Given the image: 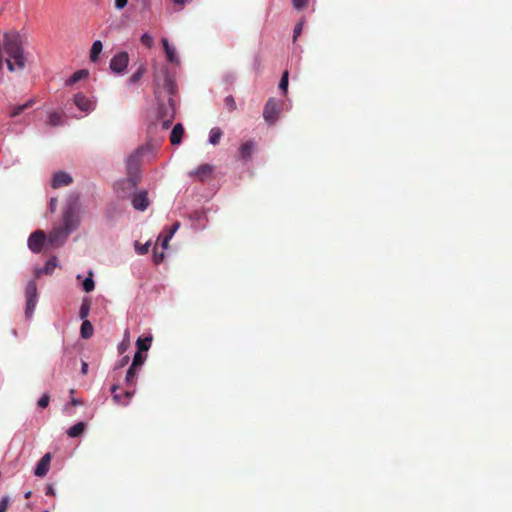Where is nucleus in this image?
<instances>
[{
  "instance_id": "obj_1",
  "label": "nucleus",
  "mask_w": 512,
  "mask_h": 512,
  "mask_svg": "<svg viewBox=\"0 0 512 512\" xmlns=\"http://www.w3.org/2000/svg\"><path fill=\"white\" fill-rule=\"evenodd\" d=\"M4 49L7 53V67L10 71L23 69L26 63L21 36L16 31L5 33Z\"/></svg>"
},
{
  "instance_id": "obj_2",
  "label": "nucleus",
  "mask_w": 512,
  "mask_h": 512,
  "mask_svg": "<svg viewBox=\"0 0 512 512\" xmlns=\"http://www.w3.org/2000/svg\"><path fill=\"white\" fill-rule=\"evenodd\" d=\"M164 89L168 93V103H160L159 96L158 100V119L161 121L162 129L167 130L175 117L176 114V102L174 95L176 93L175 82L167 76L164 80Z\"/></svg>"
},
{
  "instance_id": "obj_3",
  "label": "nucleus",
  "mask_w": 512,
  "mask_h": 512,
  "mask_svg": "<svg viewBox=\"0 0 512 512\" xmlns=\"http://www.w3.org/2000/svg\"><path fill=\"white\" fill-rule=\"evenodd\" d=\"M156 153V147L147 143L138 147L126 158V166L129 171L137 170L141 160H150Z\"/></svg>"
},
{
  "instance_id": "obj_4",
  "label": "nucleus",
  "mask_w": 512,
  "mask_h": 512,
  "mask_svg": "<svg viewBox=\"0 0 512 512\" xmlns=\"http://www.w3.org/2000/svg\"><path fill=\"white\" fill-rule=\"evenodd\" d=\"M25 296H26V308H25V316L27 319H31L33 317L37 302H38V294H37V285L34 280H30L25 288Z\"/></svg>"
},
{
  "instance_id": "obj_5",
  "label": "nucleus",
  "mask_w": 512,
  "mask_h": 512,
  "mask_svg": "<svg viewBox=\"0 0 512 512\" xmlns=\"http://www.w3.org/2000/svg\"><path fill=\"white\" fill-rule=\"evenodd\" d=\"M137 186L138 181L135 177H127L117 181L114 185V190L119 198L125 199L131 197L132 193L136 191Z\"/></svg>"
},
{
  "instance_id": "obj_6",
  "label": "nucleus",
  "mask_w": 512,
  "mask_h": 512,
  "mask_svg": "<svg viewBox=\"0 0 512 512\" xmlns=\"http://www.w3.org/2000/svg\"><path fill=\"white\" fill-rule=\"evenodd\" d=\"M128 65L129 54L126 51H120L111 58L109 68L113 74L122 76L126 73Z\"/></svg>"
},
{
  "instance_id": "obj_7",
  "label": "nucleus",
  "mask_w": 512,
  "mask_h": 512,
  "mask_svg": "<svg viewBox=\"0 0 512 512\" xmlns=\"http://www.w3.org/2000/svg\"><path fill=\"white\" fill-rule=\"evenodd\" d=\"M283 103L275 98H269L264 106L263 118L269 124H274L279 116Z\"/></svg>"
},
{
  "instance_id": "obj_8",
  "label": "nucleus",
  "mask_w": 512,
  "mask_h": 512,
  "mask_svg": "<svg viewBox=\"0 0 512 512\" xmlns=\"http://www.w3.org/2000/svg\"><path fill=\"white\" fill-rule=\"evenodd\" d=\"M79 226V217L76 213V205L68 203L63 213V227L70 233L76 230Z\"/></svg>"
},
{
  "instance_id": "obj_9",
  "label": "nucleus",
  "mask_w": 512,
  "mask_h": 512,
  "mask_svg": "<svg viewBox=\"0 0 512 512\" xmlns=\"http://www.w3.org/2000/svg\"><path fill=\"white\" fill-rule=\"evenodd\" d=\"M73 102L80 111L84 112L85 115L90 114L96 108V100L87 97L82 92L74 95Z\"/></svg>"
},
{
  "instance_id": "obj_10",
  "label": "nucleus",
  "mask_w": 512,
  "mask_h": 512,
  "mask_svg": "<svg viewBox=\"0 0 512 512\" xmlns=\"http://www.w3.org/2000/svg\"><path fill=\"white\" fill-rule=\"evenodd\" d=\"M70 234L63 226L53 228L48 235L47 242L54 247L61 246Z\"/></svg>"
},
{
  "instance_id": "obj_11",
  "label": "nucleus",
  "mask_w": 512,
  "mask_h": 512,
  "mask_svg": "<svg viewBox=\"0 0 512 512\" xmlns=\"http://www.w3.org/2000/svg\"><path fill=\"white\" fill-rule=\"evenodd\" d=\"M46 241L47 238L45 233L42 230H37L29 236L27 245L33 253L37 254L42 251Z\"/></svg>"
},
{
  "instance_id": "obj_12",
  "label": "nucleus",
  "mask_w": 512,
  "mask_h": 512,
  "mask_svg": "<svg viewBox=\"0 0 512 512\" xmlns=\"http://www.w3.org/2000/svg\"><path fill=\"white\" fill-rule=\"evenodd\" d=\"M130 198L133 208L137 211L143 212L150 205L148 193L146 190L135 191L134 193H132Z\"/></svg>"
},
{
  "instance_id": "obj_13",
  "label": "nucleus",
  "mask_w": 512,
  "mask_h": 512,
  "mask_svg": "<svg viewBox=\"0 0 512 512\" xmlns=\"http://www.w3.org/2000/svg\"><path fill=\"white\" fill-rule=\"evenodd\" d=\"M118 389V385L114 384L111 386L112 398L116 404L119 405H128L132 397L134 396V391H126L123 395L116 393Z\"/></svg>"
},
{
  "instance_id": "obj_14",
  "label": "nucleus",
  "mask_w": 512,
  "mask_h": 512,
  "mask_svg": "<svg viewBox=\"0 0 512 512\" xmlns=\"http://www.w3.org/2000/svg\"><path fill=\"white\" fill-rule=\"evenodd\" d=\"M51 461V455L49 453H46L41 457V459L37 462L36 467L34 469V474L37 477H44L49 470Z\"/></svg>"
},
{
  "instance_id": "obj_15",
  "label": "nucleus",
  "mask_w": 512,
  "mask_h": 512,
  "mask_svg": "<svg viewBox=\"0 0 512 512\" xmlns=\"http://www.w3.org/2000/svg\"><path fill=\"white\" fill-rule=\"evenodd\" d=\"M213 171V166L210 164H202L196 169L189 172L190 177H198L199 180L203 181L205 178L210 176Z\"/></svg>"
},
{
  "instance_id": "obj_16",
  "label": "nucleus",
  "mask_w": 512,
  "mask_h": 512,
  "mask_svg": "<svg viewBox=\"0 0 512 512\" xmlns=\"http://www.w3.org/2000/svg\"><path fill=\"white\" fill-rule=\"evenodd\" d=\"M72 182L70 174L60 171L54 174L51 185L53 188H59L61 186L69 185Z\"/></svg>"
},
{
  "instance_id": "obj_17",
  "label": "nucleus",
  "mask_w": 512,
  "mask_h": 512,
  "mask_svg": "<svg viewBox=\"0 0 512 512\" xmlns=\"http://www.w3.org/2000/svg\"><path fill=\"white\" fill-rule=\"evenodd\" d=\"M161 42H162L167 60L171 63H178L179 59H178L175 47L169 43L167 38H162Z\"/></svg>"
},
{
  "instance_id": "obj_18",
  "label": "nucleus",
  "mask_w": 512,
  "mask_h": 512,
  "mask_svg": "<svg viewBox=\"0 0 512 512\" xmlns=\"http://www.w3.org/2000/svg\"><path fill=\"white\" fill-rule=\"evenodd\" d=\"M184 135V127L181 123H177L170 134V142L172 145H179Z\"/></svg>"
},
{
  "instance_id": "obj_19",
  "label": "nucleus",
  "mask_w": 512,
  "mask_h": 512,
  "mask_svg": "<svg viewBox=\"0 0 512 512\" xmlns=\"http://www.w3.org/2000/svg\"><path fill=\"white\" fill-rule=\"evenodd\" d=\"M255 149V143L252 140H249L243 143L239 148L240 157L243 160H249L252 156Z\"/></svg>"
},
{
  "instance_id": "obj_20",
  "label": "nucleus",
  "mask_w": 512,
  "mask_h": 512,
  "mask_svg": "<svg viewBox=\"0 0 512 512\" xmlns=\"http://www.w3.org/2000/svg\"><path fill=\"white\" fill-rule=\"evenodd\" d=\"M33 104H34V99H29L24 104L11 106L10 111H9V117L15 118V117L19 116L24 110L32 107Z\"/></svg>"
},
{
  "instance_id": "obj_21",
  "label": "nucleus",
  "mask_w": 512,
  "mask_h": 512,
  "mask_svg": "<svg viewBox=\"0 0 512 512\" xmlns=\"http://www.w3.org/2000/svg\"><path fill=\"white\" fill-rule=\"evenodd\" d=\"M57 264V258L55 256L51 257L45 262L42 268L36 270V275L40 276L41 274H51L57 267Z\"/></svg>"
},
{
  "instance_id": "obj_22",
  "label": "nucleus",
  "mask_w": 512,
  "mask_h": 512,
  "mask_svg": "<svg viewBox=\"0 0 512 512\" xmlns=\"http://www.w3.org/2000/svg\"><path fill=\"white\" fill-rule=\"evenodd\" d=\"M146 71H147V68H146L145 64L139 65V67L136 69V71L128 79V85L129 86L136 85L141 80V78L144 76Z\"/></svg>"
},
{
  "instance_id": "obj_23",
  "label": "nucleus",
  "mask_w": 512,
  "mask_h": 512,
  "mask_svg": "<svg viewBox=\"0 0 512 512\" xmlns=\"http://www.w3.org/2000/svg\"><path fill=\"white\" fill-rule=\"evenodd\" d=\"M85 427L86 424L84 422H78L71 426L66 433L70 438H76L84 432Z\"/></svg>"
},
{
  "instance_id": "obj_24",
  "label": "nucleus",
  "mask_w": 512,
  "mask_h": 512,
  "mask_svg": "<svg viewBox=\"0 0 512 512\" xmlns=\"http://www.w3.org/2000/svg\"><path fill=\"white\" fill-rule=\"evenodd\" d=\"M87 76L88 72L86 70H78L74 72L68 79H66L65 86H72Z\"/></svg>"
},
{
  "instance_id": "obj_25",
  "label": "nucleus",
  "mask_w": 512,
  "mask_h": 512,
  "mask_svg": "<svg viewBox=\"0 0 512 512\" xmlns=\"http://www.w3.org/2000/svg\"><path fill=\"white\" fill-rule=\"evenodd\" d=\"M81 285L82 289L87 293L92 292L95 289V281L93 279L92 270L88 271V276L83 279Z\"/></svg>"
},
{
  "instance_id": "obj_26",
  "label": "nucleus",
  "mask_w": 512,
  "mask_h": 512,
  "mask_svg": "<svg viewBox=\"0 0 512 512\" xmlns=\"http://www.w3.org/2000/svg\"><path fill=\"white\" fill-rule=\"evenodd\" d=\"M103 44L100 40H95L92 43V47L90 50V60L92 62H96L98 60L99 54L102 52Z\"/></svg>"
},
{
  "instance_id": "obj_27",
  "label": "nucleus",
  "mask_w": 512,
  "mask_h": 512,
  "mask_svg": "<svg viewBox=\"0 0 512 512\" xmlns=\"http://www.w3.org/2000/svg\"><path fill=\"white\" fill-rule=\"evenodd\" d=\"M94 329L89 320H84L81 324L80 335L83 339H89L93 335Z\"/></svg>"
},
{
  "instance_id": "obj_28",
  "label": "nucleus",
  "mask_w": 512,
  "mask_h": 512,
  "mask_svg": "<svg viewBox=\"0 0 512 512\" xmlns=\"http://www.w3.org/2000/svg\"><path fill=\"white\" fill-rule=\"evenodd\" d=\"M90 308H91V302L88 298H84L82 300V303H81V306H80V309H79V317L80 319H82L83 321L84 320H87V317L90 313Z\"/></svg>"
},
{
  "instance_id": "obj_29",
  "label": "nucleus",
  "mask_w": 512,
  "mask_h": 512,
  "mask_svg": "<svg viewBox=\"0 0 512 512\" xmlns=\"http://www.w3.org/2000/svg\"><path fill=\"white\" fill-rule=\"evenodd\" d=\"M151 341H152V336L145 337V338L139 337L136 342V345L138 348L137 351L143 352V353L147 352L150 348Z\"/></svg>"
},
{
  "instance_id": "obj_30",
  "label": "nucleus",
  "mask_w": 512,
  "mask_h": 512,
  "mask_svg": "<svg viewBox=\"0 0 512 512\" xmlns=\"http://www.w3.org/2000/svg\"><path fill=\"white\" fill-rule=\"evenodd\" d=\"M221 136H222L221 129L218 127H214L209 132V140L208 141L211 145L215 146L219 143Z\"/></svg>"
},
{
  "instance_id": "obj_31",
  "label": "nucleus",
  "mask_w": 512,
  "mask_h": 512,
  "mask_svg": "<svg viewBox=\"0 0 512 512\" xmlns=\"http://www.w3.org/2000/svg\"><path fill=\"white\" fill-rule=\"evenodd\" d=\"M146 358H147L146 354H144L143 352L137 351L133 356L132 364L130 366L134 367L136 369L140 368L146 361Z\"/></svg>"
},
{
  "instance_id": "obj_32",
  "label": "nucleus",
  "mask_w": 512,
  "mask_h": 512,
  "mask_svg": "<svg viewBox=\"0 0 512 512\" xmlns=\"http://www.w3.org/2000/svg\"><path fill=\"white\" fill-rule=\"evenodd\" d=\"M137 375H138L137 369L130 366L127 370L126 377H125L126 385H128V386L132 385L134 380L136 379Z\"/></svg>"
},
{
  "instance_id": "obj_33",
  "label": "nucleus",
  "mask_w": 512,
  "mask_h": 512,
  "mask_svg": "<svg viewBox=\"0 0 512 512\" xmlns=\"http://www.w3.org/2000/svg\"><path fill=\"white\" fill-rule=\"evenodd\" d=\"M48 123L51 126H59L62 124V117L58 112H51L48 117Z\"/></svg>"
},
{
  "instance_id": "obj_34",
  "label": "nucleus",
  "mask_w": 512,
  "mask_h": 512,
  "mask_svg": "<svg viewBox=\"0 0 512 512\" xmlns=\"http://www.w3.org/2000/svg\"><path fill=\"white\" fill-rule=\"evenodd\" d=\"M179 227H180V223L179 222H175L174 224H172L171 227H166L165 228L164 234L162 236H165L166 238L171 240L172 237L174 236V234L176 233V231L179 229Z\"/></svg>"
},
{
  "instance_id": "obj_35",
  "label": "nucleus",
  "mask_w": 512,
  "mask_h": 512,
  "mask_svg": "<svg viewBox=\"0 0 512 512\" xmlns=\"http://www.w3.org/2000/svg\"><path fill=\"white\" fill-rule=\"evenodd\" d=\"M288 82H289V73H288V71H284L283 74H282V77L280 79V82H279V89L283 93L287 92Z\"/></svg>"
},
{
  "instance_id": "obj_36",
  "label": "nucleus",
  "mask_w": 512,
  "mask_h": 512,
  "mask_svg": "<svg viewBox=\"0 0 512 512\" xmlns=\"http://www.w3.org/2000/svg\"><path fill=\"white\" fill-rule=\"evenodd\" d=\"M140 41L147 48H151L154 45L153 36L147 32H145L141 35Z\"/></svg>"
},
{
  "instance_id": "obj_37",
  "label": "nucleus",
  "mask_w": 512,
  "mask_h": 512,
  "mask_svg": "<svg viewBox=\"0 0 512 512\" xmlns=\"http://www.w3.org/2000/svg\"><path fill=\"white\" fill-rule=\"evenodd\" d=\"M303 26H304V22L303 21H299L298 23H296V25L294 27V30H293V41L294 42L301 35L302 30H303Z\"/></svg>"
},
{
  "instance_id": "obj_38",
  "label": "nucleus",
  "mask_w": 512,
  "mask_h": 512,
  "mask_svg": "<svg viewBox=\"0 0 512 512\" xmlns=\"http://www.w3.org/2000/svg\"><path fill=\"white\" fill-rule=\"evenodd\" d=\"M50 397L48 393H44L38 400L37 404L41 409H45L49 405Z\"/></svg>"
},
{
  "instance_id": "obj_39",
  "label": "nucleus",
  "mask_w": 512,
  "mask_h": 512,
  "mask_svg": "<svg viewBox=\"0 0 512 512\" xmlns=\"http://www.w3.org/2000/svg\"><path fill=\"white\" fill-rule=\"evenodd\" d=\"M149 247H150V242H146L145 244L140 245V246L136 245V252L139 255H145L148 253Z\"/></svg>"
},
{
  "instance_id": "obj_40",
  "label": "nucleus",
  "mask_w": 512,
  "mask_h": 512,
  "mask_svg": "<svg viewBox=\"0 0 512 512\" xmlns=\"http://www.w3.org/2000/svg\"><path fill=\"white\" fill-rule=\"evenodd\" d=\"M9 503H10L9 496H3L0 500V512H6Z\"/></svg>"
},
{
  "instance_id": "obj_41",
  "label": "nucleus",
  "mask_w": 512,
  "mask_h": 512,
  "mask_svg": "<svg viewBox=\"0 0 512 512\" xmlns=\"http://www.w3.org/2000/svg\"><path fill=\"white\" fill-rule=\"evenodd\" d=\"M292 4L296 10H301L306 6L307 0H292Z\"/></svg>"
},
{
  "instance_id": "obj_42",
  "label": "nucleus",
  "mask_w": 512,
  "mask_h": 512,
  "mask_svg": "<svg viewBox=\"0 0 512 512\" xmlns=\"http://www.w3.org/2000/svg\"><path fill=\"white\" fill-rule=\"evenodd\" d=\"M225 104L231 110H234L236 108V103H235V100H234V98L232 96H227L225 98Z\"/></svg>"
},
{
  "instance_id": "obj_43",
  "label": "nucleus",
  "mask_w": 512,
  "mask_h": 512,
  "mask_svg": "<svg viewBox=\"0 0 512 512\" xmlns=\"http://www.w3.org/2000/svg\"><path fill=\"white\" fill-rule=\"evenodd\" d=\"M128 0H115V8L117 10H122L126 7Z\"/></svg>"
},
{
  "instance_id": "obj_44",
  "label": "nucleus",
  "mask_w": 512,
  "mask_h": 512,
  "mask_svg": "<svg viewBox=\"0 0 512 512\" xmlns=\"http://www.w3.org/2000/svg\"><path fill=\"white\" fill-rule=\"evenodd\" d=\"M164 253L163 252H160V253H157V252H154V255H153V258H154V262L156 264H159L160 262H162V260L164 259Z\"/></svg>"
},
{
  "instance_id": "obj_45",
  "label": "nucleus",
  "mask_w": 512,
  "mask_h": 512,
  "mask_svg": "<svg viewBox=\"0 0 512 512\" xmlns=\"http://www.w3.org/2000/svg\"><path fill=\"white\" fill-rule=\"evenodd\" d=\"M57 199L56 198H51L50 201H49V210L53 213L56 211V208H57Z\"/></svg>"
},
{
  "instance_id": "obj_46",
  "label": "nucleus",
  "mask_w": 512,
  "mask_h": 512,
  "mask_svg": "<svg viewBox=\"0 0 512 512\" xmlns=\"http://www.w3.org/2000/svg\"><path fill=\"white\" fill-rule=\"evenodd\" d=\"M159 241H161V246L163 249H166L168 247L169 239L165 236L160 235L158 238Z\"/></svg>"
},
{
  "instance_id": "obj_47",
  "label": "nucleus",
  "mask_w": 512,
  "mask_h": 512,
  "mask_svg": "<svg viewBox=\"0 0 512 512\" xmlns=\"http://www.w3.org/2000/svg\"><path fill=\"white\" fill-rule=\"evenodd\" d=\"M45 494L47 496H54L56 494V491H55L53 485H47L46 486Z\"/></svg>"
},
{
  "instance_id": "obj_48",
  "label": "nucleus",
  "mask_w": 512,
  "mask_h": 512,
  "mask_svg": "<svg viewBox=\"0 0 512 512\" xmlns=\"http://www.w3.org/2000/svg\"><path fill=\"white\" fill-rule=\"evenodd\" d=\"M128 361H129V357H128V356L123 357V358L120 360L119 364H118L115 368L117 369V368H119V367L124 366L125 364H127V363H128Z\"/></svg>"
},
{
  "instance_id": "obj_49",
  "label": "nucleus",
  "mask_w": 512,
  "mask_h": 512,
  "mask_svg": "<svg viewBox=\"0 0 512 512\" xmlns=\"http://www.w3.org/2000/svg\"><path fill=\"white\" fill-rule=\"evenodd\" d=\"M88 372V364L86 362H82L81 364V373L83 375L87 374Z\"/></svg>"
},
{
  "instance_id": "obj_50",
  "label": "nucleus",
  "mask_w": 512,
  "mask_h": 512,
  "mask_svg": "<svg viewBox=\"0 0 512 512\" xmlns=\"http://www.w3.org/2000/svg\"><path fill=\"white\" fill-rule=\"evenodd\" d=\"M174 4L183 6L189 2V0H172Z\"/></svg>"
},
{
  "instance_id": "obj_51",
  "label": "nucleus",
  "mask_w": 512,
  "mask_h": 512,
  "mask_svg": "<svg viewBox=\"0 0 512 512\" xmlns=\"http://www.w3.org/2000/svg\"><path fill=\"white\" fill-rule=\"evenodd\" d=\"M71 404L74 406H80V405H82V401L80 399L72 398Z\"/></svg>"
},
{
  "instance_id": "obj_52",
  "label": "nucleus",
  "mask_w": 512,
  "mask_h": 512,
  "mask_svg": "<svg viewBox=\"0 0 512 512\" xmlns=\"http://www.w3.org/2000/svg\"><path fill=\"white\" fill-rule=\"evenodd\" d=\"M31 495H32V492H31V491H27V492H25V493H24V497H25L26 499L30 498V497H31Z\"/></svg>"
},
{
  "instance_id": "obj_53",
  "label": "nucleus",
  "mask_w": 512,
  "mask_h": 512,
  "mask_svg": "<svg viewBox=\"0 0 512 512\" xmlns=\"http://www.w3.org/2000/svg\"><path fill=\"white\" fill-rule=\"evenodd\" d=\"M141 2L143 3L144 7H148L149 6V3L147 0H141Z\"/></svg>"
},
{
  "instance_id": "obj_54",
  "label": "nucleus",
  "mask_w": 512,
  "mask_h": 512,
  "mask_svg": "<svg viewBox=\"0 0 512 512\" xmlns=\"http://www.w3.org/2000/svg\"><path fill=\"white\" fill-rule=\"evenodd\" d=\"M76 278H77V279H81V278H82V275H81V274H78V275L76 276Z\"/></svg>"
}]
</instances>
